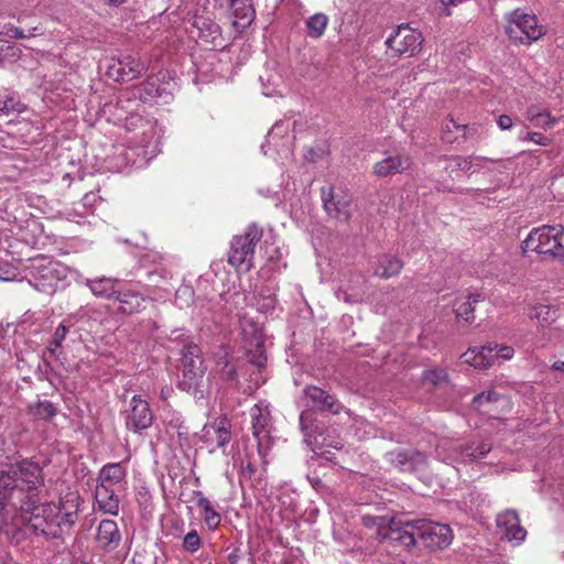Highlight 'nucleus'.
Instances as JSON below:
<instances>
[{"label":"nucleus","mask_w":564,"mask_h":564,"mask_svg":"<svg viewBox=\"0 0 564 564\" xmlns=\"http://www.w3.org/2000/svg\"><path fill=\"white\" fill-rule=\"evenodd\" d=\"M162 260H163V256L158 252H149V253L144 254L142 258L143 263H149V262L159 263Z\"/></svg>","instance_id":"obj_60"},{"label":"nucleus","mask_w":564,"mask_h":564,"mask_svg":"<svg viewBox=\"0 0 564 564\" xmlns=\"http://www.w3.org/2000/svg\"><path fill=\"white\" fill-rule=\"evenodd\" d=\"M484 160V158H477L475 160H471L470 158L454 155L438 159V164L444 171H446L449 174L457 171L475 172L480 169V164L478 162Z\"/></svg>","instance_id":"obj_30"},{"label":"nucleus","mask_w":564,"mask_h":564,"mask_svg":"<svg viewBox=\"0 0 564 564\" xmlns=\"http://www.w3.org/2000/svg\"><path fill=\"white\" fill-rule=\"evenodd\" d=\"M305 159L307 161H311V162H314L316 161V158H317V152L313 149H308L305 154H304Z\"/></svg>","instance_id":"obj_64"},{"label":"nucleus","mask_w":564,"mask_h":564,"mask_svg":"<svg viewBox=\"0 0 564 564\" xmlns=\"http://www.w3.org/2000/svg\"><path fill=\"white\" fill-rule=\"evenodd\" d=\"M262 237V229L250 225L241 236H236L231 242L228 262L239 271H249L252 267L256 245Z\"/></svg>","instance_id":"obj_8"},{"label":"nucleus","mask_w":564,"mask_h":564,"mask_svg":"<svg viewBox=\"0 0 564 564\" xmlns=\"http://www.w3.org/2000/svg\"><path fill=\"white\" fill-rule=\"evenodd\" d=\"M182 367L180 388L187 392L196 391L205 372L200 349L197 345L188 344L184 347L182 351Z\"/></svg>","instance_id":"obj_13"},{"label":"nucleus","mask_w":564,"mask_h":564,"mask_svg":"<svg viewBox=\"0 0 564 564\" xmlns=\"http://www.w3.org/2000/svg\"><path fill=\"white\" fill-rule=\"evenodd\" d=\"M82 273L59 261L46 257L30 260L26 280L36 291L52 295L64 290L72 281L79 282Z\"/></svg>","instance_id":"obj_4"},{"label":"nucleus","mask_w":564,"mask_h":564,"mask_svg":"<svg viewBox=\"0 0 564 564\" xmlns=\"http://www.w3.org/2000/svg\"><path fill=\"white\" fill-rule=\"evenodd\" d=\"M528 118L542 128H550L556 123V119L551 117L546 110H540L536 107H530L528 109Z\"/></svg>","instance_id":"obj_44"},{"label":"nucleus","mask_w":564,"mask_h":564,"mask_svg":"<svg viewBox=\"0 0 564 564\" xmlns=\"http://www.w3.org/2000/svg\"><path fill=\"white\" fill-rule=\"evenodd\" d=\"M172 392H173L172 387L165 386L161 389L160 397H161V399L166 400L167 398L171 397Z\"/></svg>","instance_id":"obj_62"},{"label":"nucleus","mask_w":564,"mask_h":564,"mask_svg":"<svg viewBox=\"0 0 564 564\" xmlns=\"http://www.w3.org/2000/svg\"><path fill=\"white\" fill-rule=\"evenodd\" d=\"M423 42L422 34L406 24H401L387 39L386 44L391 51L392 56L415 55Z\"/></svg>","instance_id":"obj_14"},{"label":"nucleus","mask_w":564,"mask_h":564,"mask_svg":"<svg viewBox=\"0 0 564 564\" xmlns=\"http://www.w3.org/2000/svg\"><path fill=\"white\" fill-rule=\"evenodd\" d=\"M131 89L133 91V97H137L140 104L150 101L162 95L161 87L158 85V79L155 77H148L143 83L132 87Z\"/></svg>","instance_id":"obj_37"},{"label":"nucleus","mask_w":564,"mask_h":564,"mask_svg":"<svg viewBox=\"0 0 564 564\" xmlns=\"http://www.w3.org/2000/svg\"><path fill=\"white\" fill-rule=\"evenodd\" d=\"M362 522L368 528L378 527V535L381 536L382 539L390 540L387 536V534L390 531L391 521L389 522V528L387 530H384V531H382V527L386 525V519H383V518H376V517L365 516L362 518Z\"/></svg>","instance_id":"obj_49"},{"label":"nucleus","mask_w":564,"mask_h":564,"mask_svg":"<svg viewBox=\"0 0 564 564\" xmlns=\"http://www.w3.org/2000/svg\"><path fill=\"white\" fill-rule=\"evenodd\" d=\"M195 25L198 29V36L202 41L215 46L221 44V30L216 22L199 18L195 21Z\"/></svg>","instance_id":"obj_35"},{"label":"nucleus","mask_w":564,"mask_h":564,"mask_svg":"<svg viewBox=\"0 0 564 564\" xmlns=\"http://www.w3.org/2000/svg\"><path fill=\"white\" fill-rule=\"evenodd\" d=\"M505 32L510 41L516 44L530 45L540 40L545 33V28L539 23L536 15L516 9L506 14Z\"/></svg>","instance_id":"obj_7"},{"label":"nucleus","mask_w":564,"mask_h":564,"mask_svg":"<svg viewBox=\"0 0 564 564\" xmlns=\"http://www.w3.org/2000/svg\"><path fill=\"white\" fill-rule=\"evenodd\" d=\"M251 419L252 435L257 442L258 454L265 464L273 438L272 417L270 406L265 401H259L249 411Z\"/></svg>","instance_id":"obj_9"},{"label":"nucleus","mask_w":564,"mask_h":564,"mask_svg":"<svg viewBox=\"0 0 564 564\" xmlns=\"http://www.w3.org/2000/svg\"><path fill=\"white\" fill-rule=\"evenodd\" d=\"M497 124L501 130H509L512 127L513 121L508 115H501L497 119Z\"/></svg>","instance_id":"obj_58"},{"label":"nucleus","mask_w":564,"mask_h":564,"mask_svg":"<svg viewBox=\"0 0 564 564\" xmlns=\"http://www.w3.org/2000/svg\"><path fill=\"white\" fill-rule=\"evenodd\" d=\"M121 541L122 535L116 521L105 519L99 522L96 533V543L99 549L112 552L119 547Z\"/></svg>","instance_id":"obj_22"},{"label":"nucleus","mask_w":564,"mask_h":564,"mask_svg":"<svg viewBox=\"0 0 564 564\" xmlns=\"http://www.w3.org/2000/svg\"><path fill=\"white\" fill-rule=\"evenodd\" d=\"M531 319H536L541 325L550 324L557 317L556 310L549 305H536L529 313Z\"/></svg>","instance_id":"obj_42"},{"label":"nucleus","mask_w":564,"mask_h":564,"mask_svg":"<svg viewBox=\"0 0 564 564\" xmlns=\"http://www.w3.org/2000/svg\"><path fill=\"white\" fill-rule=\"evenodd\" d=\"M299 120L283 118L276 121L268 132L265 143L261 145L264 155L274 158V160H289L293 154L295 133L299 127Z\"/></svg>","instance_id":"obj_6"},{"label":"nucleus","mask_w":564,"mask_h":564,"mask_svg":"<svg viewBox=\"0 0 564 564\" xmlns=\"http://www.w3.org/2000/svg\"><path fill=\"white\" fill-rule=\"evenodd\" d=\"M498 400L499 394L495 390H488L475 395L473 399V405L475 409L480 410L486 404L497 402Z\"/></svg>","instance_id":"obj_48"},{"label":"nucleus","mask_w":564,"mask_h":564,"mask_svg":"<svg viewBox=\"0 0 564 564\" xmlns=\"http://www.w3.org/2000/svg\"><path fill=\"white\" fill-rule=\"evenodd\" d=\"M17 278V269L7 261L0 260V281H12Z\"/></svg>","instance_id":"obj_53"},{"label":"nucleus","mask_w":564,"mask_h":564,"mask_svg":"<svg viewBox=\"0 0 564 564\" xmlns=\"http://www.w3.org/2000/svg\"><path fill=\"white\" fill-rule=\"evenodd\" d=\"M304 393L312 406L318 411H327L337 414L341 409L337 399L319 387L308 386L305 388Z\"/></svg>","instance_id":"obj_23"},{"label":"nucleus","mask_w":564,"mask_h":564,"mask_svg":"<svg viewBox=\"0 0 564 564\" xmlns=\"http://www.w3.org/2000/svg\"><path fill=\"white\" fill-rule=\"evenodd\" d=\"M193 290L189 286L180 288L175 294L176 302L181 307L183 304L188 305L193 299Z\"/></svg>","instance_id":"obj_54"},{"label":"nucleus","mask_w":564,"mask_h":564,"mask_svg":"<svg viewBox=\"0 0 564 564\" xmlns=\"http://www.w3.org/2000/svg\"><path fill=\"white\" fill-rule=\"evenodd\" d=\"M254 305L257 311L263 314L272 313L276 306V299L274 288L270 285H265L261 288L259 291H256L253 295Z\"/></svg>","instance_id":"obj_36"},{"label":"nucleus","mask_w":564,"mask_h":564,"mask_svg":"<svg viewBox=\"0 0 564 564\" xmlns=\"http://www.w3.org/2000/svg\"><path fill=\"white\" fill-rule=\"evenodd\" d=\"M202 546V539L198 534V532L193 529L188 531L182 542V547L185 552L194 554L196 553Z\"/></svg>","instance_id":"obj_47"},{"label":"nucleus","mask_w":564,"mask_h":564,"mask_svg":"<svg viewBox=\"0 0 564 564\" xmlns=\"http://www.w3.org/2000/svg\"><path fill=\"white\" fill-rule=\"evenodd\" d=\"M41 482L39 464L22 459L0 442V517L10 510L19 512L24 534L32 538L33 543L59 539L77 519V497L72 495L66 501L41 503L32 492Z\"/></svg>","instance_id":"obj_1"},{"label":"nucleus","mask_w":564,"mask_h":564,"mask_svg":"<svg viewBox=\"0 0 564 564\" xmlns=\"http://www.w3.org/2000/svg\"><path fill=\"white\" fill-rule=\"evenodd\" d=\"M338 300H343L347 303H352L357 301L356 294H348L346 290L339 289L336 293Z\"/></svg>","instance_id":"obj_59"},{"label":"nucleus","mask_w":564,"mask_h":564,"mask_svg":"<svg viewBox=\"0 0 564 564\" xmlns=\"http://www.w3.org/2000/svg\"><path fill=\"white\" fill-rule=\"evenodd\" d=\"M424 381L434 386L441 384L447 381V372L444 369H431L424 371Z\"/></svg>","instance_id":"obj_50"},{"label":"nucleus","mask_w":564,"mask_h":564,"mask_svg":"<svg viewBox=\"0 0 564 564\" xmlns=\"http://www.w3.org/2000/svg\"><path fill=\"white\" fill-rule=\"evenodd\" d=\"M497 349V344H488L481 347L469 348L462 355L465 364L478 369L490 368L495 362L494 350Z\"/></svg>","instance_id":"obj_25"},{"label":"nucleus","mask_w":564,"mask_h":564,"mask_svg":"<svg viewBox=\"0 0 564 564\" xmlns=\"http://www.w3.org/2000/svg\"><path fill=\"white\" fill-rule=\"evenodd\" d=\"M466 126L456 123L453 119H449L443 124L442 139L444 142L452 143L457 139V135H452L453 132L464 137Z\"/></svg>","instance_id":"obj_45"},{"label":"nucleus","mask_w":564,"mask_h":564,"mask_svg":"<svg viewBox=\"0 0 564 564\" xmlns=\"http://www.w3.org/2000/svg\"><path fill=\"white\" fill-rule=\"evenodd\" d=\"M522 141H532L535 144L546 147L551 144V140L540 132H528L524 137L519 138Z\"/></svg>","instance_id":"obj_55"},{"label":"nucleus","mask_w":564,"mask_h":564,"mask_svg":"<svg viewBox=\"0 0 564 564\" xmlns=\"http://www.w3.org/2000/svg\"><path fill=\"white\" fill-rule=\"evenodd\" d=\"M149 61L132 53H122L111 57L107 65V75L116 82H129L147 72Z\"/></svg>","instance_id":"obj_12"},{"label":"nucleus","mask_w":564,"mask_h":564,"mask_svg":"<svg viewBox=\"0 0 564 564\" xmlns=\"http://www.w3.org/2000/svg\"><path fill=\"white\" fill-rule=\"evenodd\" d=\"M484 300L480 293H468L464 297H459L454 303V311L458 318L465 322L474 321L475 305Z\"/></svg>","instance_id":"obj_34"},{"label":"nucleus","mask_w":564,"mask_h":564,"mask_svg":"<svg viewBox=\"0 0 564 564\" xmlns=\"http://www.w3.org/2000/svg\"><path fill=\"white\" fill-rule=\"evenodd\" d=\"M117 119L119 122L124 121V128L133 133L131 141L134 145L126 150V160L137 167L144 166L160 152L161 131L156 121L142 115L124 117L118 113Z\"/></svg>","instance_id":"obj_3"},{"label":"nucleus","mask_w":564,"mask_h":564,"mask_svg":"<svg viewBox=\"0 0 564 564\" xmlns=\"http://www.w3.org/2000/svg\"><path fill=\"white\" fill-rule=\"evenodd\" d=\"M514 355V349L511 346L498 345L497 349L494 350L495 360H510Z\"/></svg>","instance_id":"obj_56"},{"label":"nucleus","mask_w":564,"mask_h":564,"mask_svg":"<svg viewBox=\"0 0 564 564\" xmlns=\"http://www.w3.org/2000/svg\"><path fill=\"white\" fill-rule=\"evenodd\" d=\"M328 25V17L324 13H315L306 21V32L311 39H319L323 36Z\"/></svg>","instance_id":"obj_40"},{"label":"nucleus","mask_w":564,"mask_h":564,"mask_svg":"<svg viewBox=\"0 0 564 564\" xmlns=\"http://www.w3.org/2000/svg\"><path fill=\"white\" fill-rule=\"evenodd\" d=\"M21 48L12 43H3L0 45V63H13L19 59Z\"/></svg>","instance_id":"obj_46"},{"label":"nucleus","mask_w":564,"mask_h":564,"mask_svg":"<svg viewBox=\"0 0 564 564\" xmlns=\"http://www.w3.org/2000/svg\"><path fill=\"white\" fill-rule=\"evenodd\" d=\"M102 312L90 305L79 307L76 312L67 315V323L74 328L87 333L96 332L101 324Z\"/></svg>","instance_id":"obj_21"},{"label":"nucleus","mask_w":564,"mask_h":564,"mask_svg":"<svg viewBox=\"0 0 564 564\" xmlns=\"http://www.w3.org/2000/svg\"><path fill=\"white\" fill-rule=\"evenodd\" d=\"M322 200L328 216L338 221L346 223L352 214V199L344 192H335L332 186H324L321 189Z\"/></svg>","instance_id":"obj_17"},{"label":"nucleus","mask_w":564,"mask_h":564,"mask_svg":"<svg viewBox=\"0 0 564 564\" xmlns=\"http://www.w3.org/2000/svg\"><path fill=\"white\" fill-rule=\"evenodd\" d=\"M62 347L63 346L61 344L56 343L55 339L51 338L43 351V358L46 359L48 357L58 360L62 355Z\"/></svg>","instance_id":"obj_52"},{"label":"nucleus","mask_w":564,"mask_h":564,"mask_svg":"<svg viewBox=\"0 0 564 564\" xmlns=\"http://www.w3.org/2000/svg\"><path fill=\"white\" fill-rule=\"evenodd\" d=\"M78 283H84L97 297L110 299L117 294V281L111 278L85 279L83 275Z\"/></svg>","instance_id":"obj_32"},{"label":"nucleus","mask_w":564,"mask_h":564,"mask_svg":"<svg viewBox=\"0 0 564 564\" xmlns=\"http://www.w3.org/2000/svg\"><path fill=\"white\" fill-rule=\"evenodd\" d=\"M142 107V104L139 102L137 97H133L132 89L126 90L121 93L115 104H109L106 106L105 111H109L113 116V120L118 124H122L124 127V121L119 122L117 119L118 113H122L124 117H130L131 115H141L139 109Z\"/></svg>","instance_id":"obj_24"},{"label":"nucleus","mask_w":564,"mask_h":564,"mask_svg":"<svg viewBox=\"0 0 564 564\" xmlns=\"http://www.w3.org/2000/svg\"><path fill=\"white\" fill-rule=\"evenodd\" d=\"M435 451L440 460L448 465H454L458 463L474 462L485 457L491 451V444L486 441H480L477 445L471 443L462 447L448 440H442L436 445Z\"/></svg>","instance_id":"obj_10"},{"label":"nucleus","mask_w":564,"mask_h":564,"mask_svg":"<svg viewBox=\"0 0 564 564\" xmlns=\"http://www.w3.org/2000/svg\"><path fill=\"white\" fill-rule=\"evenodd\" d=\"M116 299L119 302L118 311L123 314H134L145 307V299L134 291H118Z\"/></svg>","instance_id":"obj_33"},{"label":"nucleus","mask_w":564,"mask_h":564,"mask_svg":"<svg viewBox=\"0 0 564 564\" xmlns=\"http://www.w3.org/2000/svg\"><path fill=\"white\" fill-rule=\"evenodd\" d=\"M239 327L245 341L248 361L258 369L264 368L267 356L263 349V335L260 323L243 314L239 317Z\"/></svg>","instance_id":"obj_11"},{"label":"nucleus","mask_w":564,"mask_h":564,"mask_svg":"<svg viewBox=\"0 0 564 564\" xmlns=\"http://www.w3.org/2000/svg\"><path fill=\"white\" fill-rule=\"evenodd\" d=\"M200 441L206 444L209 453L225 447L231 441V424L227 417H218L205 424L200 432Z\"/></svg>","instance_id":"obj_18"},{"label":"nucleus","mask_w":564,"mask_h":564,"mask_svg":"<svg viewBox=\"0 0 564 564\" xmlns=\"http://www.w3.org/2000/svg\"><path fill=\"white\" fill-rule=\"evenodd\" d=\"M226 369H227V370H226V372H225V376H226L228 379H230V380L235 379V378H236V369H235V367H234V366H229V365L227 364V365H226Z\"/></svg>","instance_id":"obj_63"},{"label":"nucleus","mask_w":564,"mask_h":564,"mask_svg":"<svg viewBox=\"0 0 564 564\" xmlns=\"http://www.w3.org/2000/svg\"><path fill=\"white\" fill-rule=\"evenodd\" d=\"M154 421V413L147 400L141 395L134 394L126 411L124 424L130 432L141 435L143 431L150 429Z\"/></svg>","instance_id":"obj_15"},{"label":"nucleus","mask_w":564,"mask_h":564,"mask_svg":"<svg viewBox=\"0 0 564 564\" xmlns=\"http://www.w3.org/2000/svg\"><path fill=\"white\" fill-rule=\"evenodd\" d=\"M126 477L127 470L121 463L106 464L98 474L97 485H105L108 488H119L124 484Z\"/></svg>","instance_id":"obj_29"},{"label":"nucleus","mask_w":564,"mask_h":564,"mask_svg":"<svg viewBox=\"0 0 564 564\" xmlns=\"http://www.w3.org/2000/svg\"><path fill=\"white\" fill-rule=\"evenodd\" d=\"M24 105L11 93L0 94V116H8L13 112H22Z\"/></svg>","instance_id":"obj_41"},{"label":"nucleus","mask_w":564,"mask_h":564,"mask_svg":"<svg viewBox=\"0 0 564 564\" xmlns=\"http://www.w3.org/2000/svg\"><path fill=\"white\" fill-rule=\"evenodd\" d=\"M30 413L37 420H48L56 414L55 405L47 400L39 401L29 406Z\"/></svg>","instance_id":"obj_43"},{"label":"nucleus","mask_w":564,"mask_h":564,"mask_svg":"<svg viewBox=\"0 0 564 564\" xmlns=\"http://www.w3.org/2000/svg\"><path fill=\"white\" fill-rule=\"evenodd\" d=\"M197 506L203 511L204 522L207 525V528L209 530L217 529L218 525L220 524L221 516L214 509L212 502L202 494H199V497L197 499Z\"/></svg>","instance_id":"obj_39"},{"label":"nucleus","mask_w":564,"mask_h":564,"mask_svg":"<svg viewBox=\"0 0 564 564\" xmlns=\"http://www.w3.org/2000/svg\"><path fill=\"white\" fill-rule=\"evenodd\" d=\"M17 22L18 25L11 23L0 25V35L23 40L43 35L45 32L42 18L36 14L21 12L17 17Z\"/></svg>","instance_id":"obj_16"},{"label":"nucleus","mask_w":564,"mask_h":564,"mask_svg":"<svg viewBox=\"0 0 564 564\" xmlns=\"http://www.w3.org/2000/svg\"><path fill=\"white\" fill-rule=\"evenodd\" d=\"M497 527L503 538L514 544L524 541L527 531L520 525L514 510H506L497 516Z\"/></svg>","instance_id":"obj_20"},{"label":"nucleus","mask_w":564,"mask_h":564,"mask_svg":"<svg viewBox=\"0 0 564 564\" xmlns=\"http://www.w3.org/2000/svg\"><path fill=\"white\" fill-rule=\"evenodd\" d=\"M564 227L562 225H543L533 228L524 241L522 249L524 252H534L543 260H554L564 258Z\"/></svg>","instance_id":"obj_5"},{"label":"nucleus","mask_w":564,"mask_h":564,"mask_svg":"<svg viewBox=\"0 0 564 564\" xmlns=\"http://www.w3.org/2000/svg\"><path fill=\"white\" fill-rule=\"evenodd\" d=\"M403 267V263L400 259L392 256H382L379 259L378 265L375 269V274L389 279L391 276L398 275Z\"/></svg>","instance_id":"obj_38"},{"label":"nucleus","mask_w":564,"mask_h":564,"mask_svg":"<svg viewBox=\"0 0 564 564\" xmlns=\"http://www.w3.org/2000/svg\"><path fill=\"white\" fill-rule=\"evenodd\" d=\"M386 459L400 471H416L426 464V456L417 451L389 452Z\"/></svg>","instance_id":"obj_19"},{"label":"nucleus","mask_w":564,"mask_h":564,"mask_svg":"<svg viewBox=\"0 0 564 564\" xmlns=\"http://www.w3.org/2000/svg\"><path fill=\"white\" fill-rule=\"evenodd\" d=\"M226 11H230L235 18L234 26L237 30L249 26L256 17L251 0H231Z\"/></svg>","instance_id":"obj_27"},{"label":"nucleus","mask_w":564,"mask_h":564,"mask_svg":"<svg viewBox=\"0 0 564 564\" xmlns=\"http://www.w3.org/2000/svg\"><path fill=\"white\" fill-rule=\"evenodd\" d=\"M116 490V488H108L105 485H96L95 499L100 511L112 516L118 513L119 498Z\"/></svg>","instance_id":"obj_31"},{"label":"nucleus","mask_w":564,"mask_h":564,"mask_svg":"<svg viewBox=\"0 0 564 564\" xmlns=\"http://www.w3.org/2000/svg\"><path fill=\"white\" fill-rule=\"evenodd\" d=\"M74 326L70 323H67V316L63 319V322L55 328L52 338L55 339L56 343L63 346L64 340L66 339L67 334Z\"/></svg>","instance_id":"obj_51"},{"label":"nucleus","mask_w":564,"mask_h":564,"mask_svg":"<svg viewBox=\"0 0 564 564\" xmlns=\"http://www.w3.org/2000/svg\"><path fill=\"white\" fill-rule=\"evenodd\" d=\"M259 80L262 94L267 97H283L289 91V85L283 76L275 69H267L260 75Z\"/></svg>","instance_id":"obj_26"},{"label":"nucleus","mask_w":564,"mask_h":564,"mask_svg":"<svg viewBox=\"0 0 564 564\" xmlns=\"http://www.w3.org/2000/svg\"><path fill=\"white\" fill-rule=\"evenodd\" d=\"M387 536L405 547H411L421 541L427 547L443 549L452 542V530L447 524L425 519L402 520L391 519Z\"/></svg>","instance_id":"obj_2"},{"label":"nucleus","mask_w":564,"mask_h":564,"mask_svg":"<svg viewBox=\"0 0 564 564\" xmlns=\"http://www.w3.org/2000/svg\"><path fill=\"white\" fill-rule=\"evenodd\" d=\"M148 275H149V279H150L151 281H153V279H154L155 276H159V278L164 279V280H165V279H167V272H166V270H164V269L149 271V272H148Z\"/></svg>","instance_id":"obj_61"},{"label":"nucleus","mask_w":564,"mask_h":564,"mask_svg":"<svg viewBox=\"0 0 564 564\" xmlns=\"http://www.w3.org/2000/svg\"><path fill=\"white\" fill-rule=\"evenodd\" d=\"M411 166V160L406 155H388L377 162L373 172L379 177H386L391 174L402 173Z\"/></svg>","instance_id":"obj_28"},{"label":"nucleus","mask_w":564,"mask_h":564,"mask_svg":"<svg viewBox=\"0 0 564 564\" xmlns=\"http://www.w3.org/2000/svg\"><path fill=\"white\" fill-rule=\"evenodd\" d=\"M228 551V554H227V562L229 564H238L239 563V560L241 557V551L239 547H228L227 549Z\"/></svg>","instance_id":"obj_57"}]
</instances>
